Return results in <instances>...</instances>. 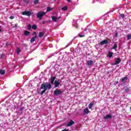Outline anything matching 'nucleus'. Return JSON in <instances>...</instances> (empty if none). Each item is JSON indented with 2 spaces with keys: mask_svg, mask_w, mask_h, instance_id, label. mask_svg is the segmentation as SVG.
Listing matches in <instances>:
<instances>
[{
  "mask_svg": "<svg viewBox=\"0 0 131 131\" xmlns=\"http://www.w3.org/2000/svg\"><path fill=\"white\" fill-rule=\"evenodd\" d=\"M56 79V76L51 77L50 79H49V80H50V83H43L41 84L40 86V90H43L40 93L41 96H42L43 94L47 92V90L48 89L49 90H51L52 89V85L51 84H54V82L55 81V80Z\"/></svg>",
  "mask_w": 131,
  "mask_h": 131,
  "instance_id": "f257e3e1",
  "label": "nucleus"
},
{
  "mask_svg": "<svg viewBox=\"0 0 131 131\" xmlns=\"http://www.w3.org/2000/svg\"><path fill=\"white\" fill-rule=\"evenodd\" d=\"M46 15V13L43 11H40L37 13V17L40 20H41V18H42V16Z\"/></svg>",
  "mask_w": 131,
  "mask_h": 131,
  "instance_id": "f03ea898",
  "label": "nucleus"
},
{
  "mask_svg": "<svg viewBox=\"0 0 131 131\" xmlns=\"http://www.w3.org/2000/svg\"><path fill=\"white\" fill-rule=\"evenodd\" d=\"M22 15L24 16H28V17H30V16H31V12L28 11H25L22 12Z\"/></svg>",
  "mask_w": 131,
  "mask_h": 131,
  "instance_id": "7ed1b4c3",
  "label": "nucleus"
},
{
  "mask_svg": "<svg viewBox=\"0 0 131 131\" xmlns=\"http://www.w3.org/2000/svg\"><path fill=\"white\" fill-rule=\"evenodd\" d=\"M62 94V91L60 90H56L54 92V96H59V95H61Z\"/></svg>",
  "mask_w": 131,
  "mask_h": 131,
  "instance_id": "20e7f679",
  "label": "nucleus"
},
{
  "mask_svg": "<svg viewBox=\"0 0 131 131\" xmlns=\"http://www.w3.org/2000/svg\"><path fill=\"white\" fill-rule=\"evenodd\" d=\"M73 124H75V123L73 120H70V122H69L67 124V126H72Z\"/></svg>",
  "mask_w": 131,
  "mask_h": 131,
  "instance_id": "39448f33",
  "label": "nucleus"
},
{
  "mask_svg": "<svg viewBox=\"0 0 131 131\" xmlns=\"http://www.w3.org/2000/svg\"><path fill=\"white\" fill-rule=\"evenodd\" d=\"M120 62H121V59L119 58H117L116 60L115 63H113V65H118Z\"/></svg>",
  "mask_w": 131,
  "mask_h": 131,
  "instance_id": "423d86ee",
  "label": "nucleus"
},
{
  "mask_svg": "<svg viewBox=\"0 0 131 131\" xmlns=\"http://www.w3.org/2000/svg\"><path fill=\"white\" fill-rule=\"evenodd\" d=\"M108 42L107 40H103L100 41V45H101V46H103L104 45H107Z\"/></svg>",
  "mask_w": 131,
  "mask_h": 131,
  "instance_id": "0eeeda50",
  "label": "nucleus"
},
{
  "mask_svg": "<svg viewBox=\"0 0 131 131\" xmlns=\"http://www.w3.org/2000/svg\"><path fill=\"white\" fill-rule=\"evenodd\" d=\"M37 37V35H35L34 37H32V38L30 40L31 43H33V42H34L35 41V39H36Z\"/></svg>",
  "mask_w": 131,
  "mask_h": 131,
  "instance_id": "6e6552de",
  "label": "nucleus"
},
{
  "mask_svg": "<svg viewBox=\"0 0 131 131\" xmlns=\"http://www.w3.org/2000/svg\"><path fill=\"white\" fill-rule=\"evenodd\" d=\"M112 118V115L109 114L104 117V119H111Z\"/></svg>",
  "mask_w": 131,
  "mask_h": 131,
  "instance_id": "1a4fd4ad",
  "label": "nucleus"
},
{
  "mask_svg": "<svg viewBox=\"0 0 131 131\" xmlns=\"http://www.w3.org/2000/svg\"><path fill=\"white\" fill-rule=\"evenodd\" d=\"M54 88H58L59 85H60V82H59V81L55 80L54 81Z\"/></svg>",
  "mask_w": 131,
  "mask_h": 131,
  "instance_id": "9d476101",
  "label": "nucleus"
},
{
  "mask_svg": "<svg viewBox=\"0 0 131 131\" xmlns=\"http://www.w3.org/2000/svg\"><path fill=\"white\" fill-rule=\"evenodd\" d=\"M91 112L90 110H89V108H85L83 110V114H89Z\"/></svg>",
  "mask_w": 131,
  "mask_h": 131,
  "instance_id": "9b49d317",
  "label": "nucleus"
},
{
  "mask_svg": "<svg viewBox=\"0 0 131 131\" xmlns=\"http://www.w3.org/2000/svg\"><path fill=\"white\" fill-rule=\"evenodd\" d=\"M24 35H25V36H27L29 35V34H30V32L28 31L24 30Z\"/></svg>",
  "mask_w": 131,
  "mask_h": 131,
  "instance_id": "f8f14e48",
  "label": "nucleus"
},
{
  "mask_svg": "<svg viewBox=\"0 0 131 131\" xmlns=\"http://www.w3.org/2000/svg\"><path fill=\"white\" fill-rule=\"evenodd\" d=\"M43 35H45V33H43V32H39L38 36L40 38H41V37H42Z\"/></svg>",
  "mask_w": 131,
  "mask_h": 131,
  "instance_id": "ddd939ff",
  "label": "nucleus"
},
{
  "mask_svg": "<svg viewBox=\"0 0 131 131\" xmlns=\"http://www.w3.org/2000/svg\"><path fill=\"white\" fill-rule=\"evenodd\" d=\"M93 60H89L87 62V65L88 66H91V65H93Z\"/></svg>",
  "mask_w": 131,
  "mask_h": 131,
  "instance_id": "4468645a",
  "label": "nucleus"
},
{
  "mask_svg": "<svg viewBox=\"0 0 131 131\" xmlns=\"http://www.w3.org/2000/svg\"><path fill=\"white\" fill-rule=\"evenodd\" d=\"M52 21L54 22H57V17L53 16L51 17Z\"/></svg>",
  "mask_w": 131,
  "mask_h": 131,
  "instance_id": "2eb2a0df",
  "label": "nucleus"
},
{
  "mask_svg": "<svg viewBox=\"0 0 131 131\" xmlns=\"http://www.w3.org/2000/svg\"><path fill=\"white\" fill-rule=\"evenodd\" d=\"M93 106H94V102H91L89 105V109H92L93 108Z\"/></svg>",
  "mask_w": 131,
  "mask_h": 131,
  "instance_id": "dca6fc26",
  "label": "nucleus"
},
{
  "mask_svg": "<svg viewBox=\"0 0 131 131\" xmlns=\"http://www.w3.org/2000/svg\"><path fill=\"white\" fill-rule=\"evenodd\" d=\"M32 28L33 30H36L37 28V26H36V25H33L32 26Z\"/></svg>",
  "mask_w": 131,
  "mask_h": 131,
  "instance_id": "f3484780",
  "label": "nucleus"
},
{
  "mask_svg": "<svg viewBox=\"0 0 131 131\" xmlns=\"http://www.w3.org/2000/svg\"><path fill=\"white\" fill-rule=\"evenodd\" d=\"M108 57L110 58H111L113 57V53L112 52H109L108 53Z\"/></svg>",
  "mask_w": 131,
  "mask_h": 131,
  "instance_id": "a211bd4d",
  "label": "nucleus"
},
{
  "mask_svg": "<svg viewBox=\"0 0 131 131\" xmlns=\"http://www.w3.org/2000/svg\"><path fill=\"white\" fill-rule=\"evenodd\" d=\"M6 73V71L4 70H0V74L4 75Z\"/></svg>",
  "mask_w": 131,
  "mask_h": 131,
  "instance_id": "6ab92c4d",
  "label": "nucleus"
},
{
  "mask_svg": "<svg viewBox=\"0 0 131 131\" xmlns=\"http://www.w3.org/2000/svg\"><path fill=\"white\" fill-rule=\"evenodd\" d=\"M128 78L127 77H123L121 80L122 82H124V80H126L127 79H128Z\"/></svg>",
  "mask_w": 131,
  "mask_h": 131,
  "instance_id": "aec40b11",
  "label": "nucleus"
},
{
  "mask_svg": "<svg viewBox=\"0 0 131 131\" xmlns=\"http://www.w3.org/2000/svg\"><path fill=\"white\" fill-rule=\"evenodd\" d=\"M68 9V8H67V6H64L61 8V10H62V11H66Z\"/></svg>",
  "mask_w": 131,
  "mask_h": 131,
  "instance_id": "412c9836",
  "label": "nucleus"
},
{
  "mask_svg": "<svg viewBox=\"0 0 131 131\" xmlns=\"http://www.w3.org/2000/svg\"><path fill=\"white\" fill-rule=\"evenodd\" d=\"M112 49H113L114 50H116V49H117V44H115L113 47Z\"/></svg>",
  "mask_w": 131,
  "mask_h": 131,
  "instance_id": "4be33fe9",
  "label": "nucleus"
},
{
  "mask_svg": "<svg viewBox=\"0 0 131 131\" xmlns=\"http://www.w3.org/2000/svg\"><path fill=\"white\" fill-rule=\"evenodd\" d=\"M21 52V50H20V48H17L16 49V53L17 55H19V53Z\"/></svg>",
  "mask_w": 131,
  "mask_h": 131,
  "instance_id": "5701e85b",
  "label": "nucleus"
},
{
  "mask_svg": "<svg viewBox=\"0 0 131 131\" xmlns=\"http://www.w3.org/2000/svg\"><path fill=\"white\" fill-rule=\"evenodd\" d=\"M32 28V27H31V25L29 24L28 25V29L29 30H31Z\"/></svg>",
  "mask_w": 131,
  "mask_h": 131,
  "instance_id": "b1692460",
  "label": "nucleus"
},
{
  "mask_svg": "<svg viewBox=\"0 0 131 131\" xmlns=\"http://www.w3.org/2000/svg\"><path fill=\"white\" fill-rule=\"evenodd\" d=\"M47 11V12H51V11H52V8H51V7H48Z\"/></svg>",
  "mask_w": 131,
  "mask_h": 131,
  "instance_id": "393cba45",
  "label": "nucleus"
},
{
  "mask_svg": "<svg viewBox=\"0 0 131 131\" xmlns=\"http://www.w3.org/2000/svg\"><path fill=\"white\" fill-rule=\"evenodd\" d=\"M127 39H131V34H129L127 35Z\"/></svg>",
  "mask_w": 131,
  "mask_h": 131,
  "instance_id": "a878e982",
  "label": "nucleus"
},
{
  "mask_svg": "<svg viewBox=\"0 0 131 131\" xmlns=\"http://www.w3.org/2000/svg\"><path fill=\"white\" fill-rule=\"evenodd\" d=\"M38 2H39L38 0H35V1H34V4L35 5H37V4L38 3Z\"/></svg>",
  "mask_w": 131,
  "mask_h": 131,
  "instance_id": "bb28decb",
  "label": "nucleus"
},
{
  "mask_svg": "<svg viewBox=\"0 0 131 131\" xmlns=\"http://www.w3.org/2000/svg\"><path fill=\"white\" fill-rule=\"evenodd\" d=\"M4 56H5V55H4V54H0V59H3V58H4Z\"/></svg>",
  "mask_w": 131,
  "mask_h": 131,
  "instance_id": "cd10ccee",
  "label": "nucleus"
},
{
  "mask_svg": "<svg viewBox=\"0 0 131 131\" xmlns=\"http://www.w3.org/2000/svg\"><path fill=\"white\" fill-rule=\"evenodd\" d=\"M120 17H121V18H124V17H125V15H124V14H120Z\"/></svg>",
  "mask_w": 131,
  "mask_h": 131,
  "instance_id": "c85d7f7f",
  "label": "nucleus"
},
{
  "mask_svg": "<svg viewBox=\"0 0 131 131\" xmlns=\"http://www.w3.org/2000/svg\"><path fill=\"white\" fill-rule=\"evenodd\" d=\"M79 37H84V35L78 34Z\"/></svg>",
  "mask_w": 131,
  "mask_h": 131,
  "instance_id": "c756f323",
  "label": "nucleus"
},
{
  "mask_svg": "<svg viewBox=\"0 0 131 131\" xmlns=\"http://www.w3.org/2000/svg\"><path fill=\"white\" fill-rule=\"evenodd\" d=\"M17 26H18V24H16L14 25V26L12 27H13V28H16V27H17Z\"/></svg>",
  "mask_w": 131,
  "mask_h": 131,
  "instance_id": "7c9ffc66",
  "label": "nucleus"
},
{
  "mask_svg": "<svg viewBox=\"0 0 131 131\" xmlns=\"http://www.w3.org/2000/svg\"><path fill=\"white\" fill-rule=\"evenodd\" d=\"M129 91V88L125 89V92H128Z\"/></svg>",
  "mask_w": 131,
  "mask_h": 131,
  "instance_id": "2f4dec72",
  "label": "nucleus"
},
{
  "mask_svg": "<svg viewBox=\"0 0 131 131\" xmlns=\"http://www.w3.org/2000/svg\"><path fill=\"white\" fill-rule=\"evenodd\" d=\"M32 35H37L36 32H33L32 33Z\"/></svg>",
  "mask_w": 131,
  "mask_h": 131,
  "instance_id": "473e14b6",
  "label": "nucleus"
},
{
  "mask_svg": "<svg viewBox=\"0 0 131 131\" xmlns=\"http://www.w3.org/2000/svg\"><path fill=\"white\" fill-rule=\"evenodd\" d=\"M9 18H10V19H14V18H15V17H14V16H11Z\"/></svg>",
  "mask_w": 131,
  "mask_h": 131,
  "instance_id": "72a5a7b5",
  "label": "nucleus"
},
{
  "mask_svg": "<svg viewBox=\"0 0 131 131\" xmlns=\"http://www.w3.org/2000/svg\"><path fill=\"white\" fill-rule=\"evenodd\" d=\"M115 36H116V37L118 36V33H116Z\"/></svg>",
  "mask_w": 131,
  "mask_h": 131,
  "instance_id": "f704fd0d",
  "label": "nucleus"
},
{
  "mask_svg": "<svg viewBox=\"0 0 131 131\" xmlns=\"http://www.w3.org/2000/svg\"><path fill=\"white\" fill-rule=\"evenodd\" d=\"M61 131H69V130H68L67 129H64L62 130Z\"/></svg>",
  "mask_w": 131,
  "mask_h": 131,
  "instance_id": "c9c22d12",
  "label": "nucleus"
},
{
  "mask_svg": "<svg viewBox=\"0 0 131 131\" xmlns=\"http://www.w3.org/2000/svg\"><path fill=\"white\" fill-rule=\"evenodd\" d=\"M26 4H27V5H28V4H29V1H26Z\"/></svg>",
  "mask_w": 131,
  "mask_h": 131,
  "instance_id": "e433bc0d",
  "label": "nucleus"
},
{
  "mask_svg": "<svg viewBox=\"0 0 131 131\" xmlns=\"http://www.w3.org/2000/svg\"><path fill=\"white\" fill-rule=\"evenodd\" d=\"M46 22H48L47 21H42V24H45Z\"/></svg>",
  "mask_w": 131,
  "mask_h": 131,
  "instance_id": "4c0bfd02",
  "label": "nucleus"
},
{
  "mask_svg": "<svg viewBox=\"0 0 131 131\" xmlns=\"http://www.w3.org/2000/svg\"><path fill=\"white\" fill-rule=\"evenodd\" d=\"M56 19H61V16L57 17V18H56Z\"/></svg>",
  "mask_w": 131,
  "mask_h": 131,
  "instance_id": "58836bf2",
  "label": "nucleus"
},
{
  "mask_svg": "<svg viewBox=\"0 0 131 131\" xmlns=\"http://www.w3.org/2000/svg\"><path fill=\"white\" fill-rule=\"evenodd\" d=\"M69 2V3H71V0H67Z\"/></svg>",
  "mask_w": 131,
  "mask_h": 131,
  "instance_id": "ea45409f",
  "label": "nucleus"
},
{
  "mask_svg": "<svg viewBox=\"0 0 131 131\" xmlns=\"http://www.w3.org/2000/svg\"><path fill=\"white\" fill-rule=\"evenodd\" d=\"M0 32H2V29H1V27H0Z\"/></svg>",
  "mask_w": 131,
  "mask_h": 131,
  "instance_id": "a19ab883",
  "label": "nucleus"
},
{
  "mask_svg": "<svg viewBox=\"0 0 131 131\" xmlns=\"http://www.w3.org/2000/svg\"><path fill=\"white\" fill-rule=\"evenodd\" d=\"M20 110L22 111V110H23V108H20Z\"/></svg>",
  "mask_w": 131,
  "mask_h": 131,
  "instance_id": "79ce46f5",
  "label": "nucleus"
},
{
  "mask_svg": "<svg viewBox=\"0 0 131 131\" xmlns=\"http://www.w3.org/2000/svg\"><path fill=\"white\" fill-rule=\"evenodd\" d=\"M55 1V2H56V0H54Z\"/></svg>",
  "mask_w": 131,
  "mask_h": 131,
  "instance_id": "37998d69",
  "label": "nucleus"
}]
</instances>
